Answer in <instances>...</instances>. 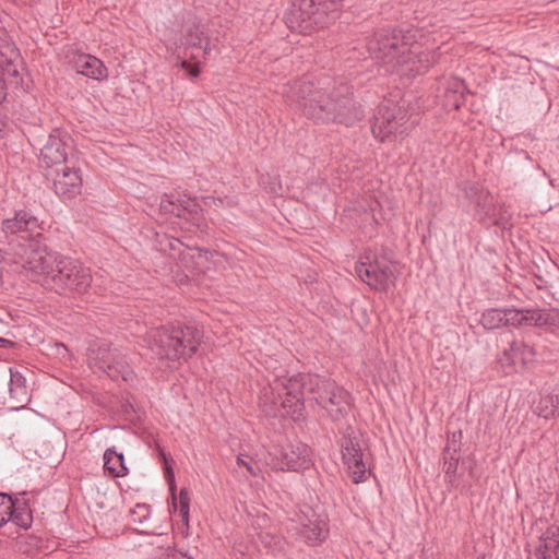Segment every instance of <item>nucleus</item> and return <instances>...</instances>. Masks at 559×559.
<instances>
[{
	"mask_svg": "<svg viewBox=\"0 0 559 559\" xmlns=\"http://www.w3.org/2000/svg\"><path fill=\"white\" fill-rule=\"evenodd\" d=\"M278 93L308 118L349 123L359 116L349 86L330 75L304 76L288 82Z\"/></svg>",
	"mask_w": 559,
	"mask_h": 559,
	"instance_id": "1",
	"label": "nucleus"
},
{
	"mask_svg": "<svg viewBox=\"0 0 559 559\" xmlns=\"http://www.w3.org/2000/svg\"><path fill=\"white\" fill-rule=\"evenodd\" d=\"M369 56L401 75L425 73L436 61V39L420 29L379 32L368 38Z\"/></svg>",
	"mask_w": 559,
	"mask_h": 559,
	"instance_id": "2",
	"label": "nucleus"
},
{
	"mask_svg": "<svg viewBox=\"0 0 559 559\" xmlns=\"http://www.w3.org/2000/svg\"><path fill=\"white\" fill-rule=\"evenodd\" d=\"M329 383L335 381L318 374H297L283 379L276 376L270 388L263 389L259 402L266 415L295 417L300 414L306 396L314 400L318 405L325 402L329 395L325 386Z\"/></svg>",
	"mask_w": 559,
	"mask_h": 559,
	"instance_id": "3",
	"label": "nucleus"
},
{
	"mask_svg": "<svg viewBox=\"0 0 559 559\" xmlns=\"http://www.w3.org/2000/svg\"><path fill=\"white\" fill-rule=\"evenodd\" d=\"M144 342L157 359L179 364L197 352L201 334L192 325L162 326L147 332Z\"/></svg>",
	"mask_w": 559,
	"mask_h": 559,
	"instance_id": "4",
	"label": "nucleus"
},
{
	"mask_svg": "<svg viewBox=\"0 0 559 559\" xmlns=\"http://www.w3.org/2000/svg\"><path fill=\"white\" fill-rule=\"evenodd\" d=\"M343 0H297L286 15L289 28L311 34L329 26L336 17Z\"/></svg>",
	"mask_w": 559,
	"mask_h": 559,
	"instance_id": "5",
	"label": "nucleus"
},
{
	"mask_svg": "<svg viewBox=\"0 0 559 559\" xmlns=\"http://www.w3.org/2000/svg\"><path fill=\"white\" fill-rule=\"evenodd\" d=\"M17 254L19 261H16V263L21 265L25 275L35 282L48 286L62 259V255L59 253L48 251L47 248L40 243L39 239L28 245H22L21 252Z\"/></svg>",
	"mask_w": 559,
	"mask_h": 559,
	"instance_id": "6",
	"label": "nucleus"
},
{
	"mask_svg": "<svg viewBox=\"0 0 559 559\" xmlns=\"http://www.w3.org/2000/svg\"><path fill=\"white\" fill-rule=\"evenodd\" d=\"M356 275L372 289L386 292L396 281L394 263L382 253L366 250L356 262Z\"/></svg>",
	"mask_w": 559,
	"mask_h": 559,
	"instance_id": "7",
	"label": "nucleus"
},
{
	"mask_svg": "<svg viewBox=\"0 0 559 559\" xmlns=\"http://www.w3.org/2000/svg\"><path fill=\"white\" fill-rule=\"evenodd\" d=\"M92 280L91 270L82 262L62 257L49 286L60 294L76 297L90 290Z\"/></svg>",
	"mask_w": 559,
	"mask_h": 559,
	"instance_id": "8",
	"label": "nucleus"
},
{
	"mask_svg": "<svg viewBox=\"0 0 559 559\" xmlns=\"http://www.w3.org/2000/svg\"><path fill=\"white\" fill-rule=\"evenodd\" d=\"M467 199L474 204L475 216L487 225L507 227L510 225L512 213L504 202H498L491 193L477 186H471L465 192Z\"/></svg>",
	"mask_w": 559,
	"mask_h": 559,
	"instance_id": "9",
	"label": "nucleus"
},
{
	"mask_svg": "<svg viewBox=\"0 0 559 559\" xmlns=\"http://www.w3.org/2000/svg\"><path fill=\"white\" fill-rule=\"evenodd\" d=\"M287 531L300 542L317 546L323 543L329 535L328 519L311 508L300 510L290 519Z\"/></svg>",
	"mask_w": 559,
	"mask_h": 559,
	"instance_id": "10",
	"label": "nucleus"
},
{
	"mask_svg": "<svg viewBox=\"0 0 559 559\" xmlns=\"http://www.w3.org/2000/svg\"><path fill=\"white\" fill-rule=\"evenodd\" d=\"M87 360L91 368L105 372L112 380L128 381L132 378L126 357L108 343L93 344Z\"/></svg>",
	"mask_w": 559,
	"mask_h": 559,
	"instance_id": "11",
	"label": "nucleus"
},
{
	"mask_svg": "<svg viewBox=\"0 0 559 559\" xmlns=\"http://www.w3.org/2000/svg\"><path fill=\"white\" fill-rule=\"evenodd\" d=\"M408 114L399 105H381L371 126L373 135L380 141L396 139L405 134L412 127Z\"/></svg>",
	"mask_w": 559,
	"mask_h": 559,
	"instance_id": "12",
	"label": "nucleus"
},
{
	"mask_svg": "<svg viewBox=\"0 0 559 559\" xmlns=\"http://www.w3.org/2000/svg\"><path fill=\"white\" fill-rule=\"evenodd\" d=\"M310 453V448L305 443H287L270 454L267 464L278 471L299 472L311 465Z\"/></svg>",
	"mask_w": 559,
	"mask_h": 559,
	"instance_id": "13",
	"label": "nucleus"
},
{
	"mask_svg": "<svg viewBox=\"0 0 559 559\" xmlns=\"http://www.w3.org/2000/svg\"><path fill=\"white\" fill-rule=\"evenodd\" d=\"M21 57L17 50L10 44L0 45V104L5 99L7 86L17 87L22 83L20 73ZM5 123L0 119V133ZM2 134H0V139Z\"/></svg>",
	"mask_w": 559,
	"mask_h": 559,
	"instance_id": "14",
	"label": "nucleus"
},
{
	"mask_svg": "<svg viewBox=\"0 0 559 559\" xmlns=\"http://www.w3.org/2000/svg\"><path fill=\"white\" fill-rule=\"evenodd\" d=\"M47 179L51 182L55 193L63 199H72L82 191L83 179L79 167L69 164L48 170Z\"/></svg>",
	"mask_w": 559,
	"mask_h": 559,
	"instance_id": "15",
	"label": "nucleus"
},
{
	"mask_svg": "<svg viewBox=\"0 0 559 559\" xmlns=\"http://www.w3.org/2000/svg\"><path fill=\"white\" fill-rule=\"evenodd\" d=\"M1 226L7 236L15 235L28 243L38 240L44 229L37 217L23 210L17 211L13 217L3 219Z\"/></svg>",
	"mask_w": 559,
	"mask_h": 559,
	"instance_id": "16",
	"label": "nucleus"
},
{
	"mask_svg": "<svg viewBox=\"0 0 559 559\" xmlns=\"http://www.w3.org/2000/svg\"><path fill=\"white\" fill-rule=\"evenodd\" d=\"M342 459L355 484L365 481L370 475L368 460L355 438L347 437L342 442Z\"/></svg>",
	"mask_w": 559,
	"mask_h": 559,
	"instance_id": "17",
	"label": "nucleus"
},
{
	"mask_svg": "<svg viewBox=\"0 0 559 559\" xmlns=\"http://www.w3.org/2000/svg\"><path fill=\"white\" fill-rule=\"evenodd\" d=\"M10 521L26 530L33 522L32 510L24 497L13 500L9 495L0 493V527Z\"/></svg>",
	"mask_w": 559,
	"mask_h": 559,
	"instance_id": "18",
	"label": "nucleus"
},
{
	"mask_svg": "<svg viewBox=\"0 0 559 559\" xmlns=\"http://www.w3.org/2000/svg\"><path fill=\"white\" fill-rule=\"evenodd\" d=\"M67 135L59 131L49 134L40 150L39 163L47 171L68 164Z\"/></svg>",
	"mask_w": 559,
	"mask_h": 559,
	"instance_id": "19",
	"label": "nucleus"
},
{
	"mask_svg": "<svg viewBox=\"0 0 559 559\" xmlns=\"http://www.w3.org/2000/svg\"><path fill=\"white\" fill-rule=\"evenodd\" d=\"M160 210L190 221L198 228L203 226L202 209L194 199L183 198L175 201L171 195L165 194L160 200Z\"/></svg>",
	"mask_w": 559,
	"mask_h": 559,
	"instance_id": "20",
	"label": "nucleus"
},
{
	"mask_svg": "<svg viewBox=\"0 0 559 559\" xmlns=\"http://www.w3.org/2000/svg\"><path fill=\"white\" fill-rule=\"evenodd\" d=\"M325 393L329 395L320 406L329 413L333 420L345 417L352 407L350 394L336 383H329L325 386Z\"/></svg>",
	"mask_w": 559,
	"mask_h": 559,
	"instance_id": "21",
	"label": "nucleus"
},
{
	"mask_svg": "<svg viewBox=\"0 0 559 559\" xmlns=\"http://www.w3.org/2000/svg\"><path fill=\"white\" fill-rule=\"evenodd\" d=\"M70 63L78 74L92 80L103 81L108 78V70L104 62L95 56L88 53H76L70 60Z\"/></svg>",
	"mask_w": 559,
	"mask_h": 559,
	"instance_id": "22",
	"label": "nucleus"
},
{
	"mask_svg": "<svg viewBox=\"0 0 559 559\" xmlns=\"http://www.w3.org/2000/svg\"><path fill=\"white\" fill-rule=\"evenodd\" d=\"M536 358L535 349L521 340L513 341L502 355V362L518 370L533 364Z\"/></svg>",
	"mask_w": 559,
	"mask_h": 559,
	"instance_id": "23",
	"label": "nucleus"
},
{
	"mask_svg": "<svg viewBox=\"0 0 559 559\" xmlns=\"http://www.w3.org/2000/svg\"><path fill=\"white\" fill-rule=\"evenodd\" d=\"M140 551L144 559H178V552L171 548L170 542L164 535H156L140 545Z\"/></svg>",
	"mask_w": 559,
	"mask_h": 559,
	"instance_id": "24",
	"label": "nucleus"
},
{
	"mask_svg": "<svg viewBox=\"0 0 559 559\" xmlns=\"http://www.w3.org/2000/svg\"><path fill=\"white\" fill-rule=\"evenodd\" d=\"M9 401L11 407L20 409L31 401L25 377L17 370L10 368Z\"/></svg>",
	"mask_w": 559,
	"mask_h": 559,
	"instance_id": "25",
	"label": "nucleus"
},
{
	"mask_svg": "<svg viewBox=\"0 0 559 559\" xmlns=\"http://www.w3.org/2000/svg\"><path fill=\"white\" fill-rule=\"evenodd\" d=\"M534 412L539 417L549 419L559 416V388H547L534 405Z\"/></svg>",
	"mask_w": 559,
	"mask_h": 559,
	"instance_id": "26",
	"label": "nucleus"
},
{
	"mask_svg": "<svg viewBox=\"0 0 559 559\" xmlns=\"http://www.w3.org/2000/svg\"><path fill=\"white\" fill-rule=\"evenodd\" d=\"M536 555L538 559H559V525H550L542 535Z\"/></svg>",
	"mask_w": 559,
	"mask_h": 559,
	"instance_id": "27",
	"label": "nucleus"
},
{
	"mask_svg": "<svg viewBox=\"0 0 559 559\" xmlns=\"http://www.w3.org/2000/svg\"><path fill=\"white\" fill-rule=\"evenodd\" d=\"M179 46H183L185 49H189V48L202 49L200 55H194L193 52H191L190 53L191 59H198V58L206 59L212 52V48L210 46L209 40H206V43L203 45V39L201 37V33L199 32L198 26H195L194 24L186 29L183 39L180 40Z\"/></svg>",
	"mask_w": 559,
	"mask_h": 559,
	"instance_id": "28",
	"label": "nucleus"
},
{
	"mask_svg": "<svg viewBox=\"0 0 559 559\" xmlns=\"http://www.w3.org/2000/svg\"><path fill=\"white\" fill-rule=\"evenodd\" d=\"M534 309H504V325L509 326H535L533 321Z\"/></svg>",
	"mask_w": 559,
	"mask_h": 559,
	"instance_id": "29",
	"label": "nucleus"
},
{
	"mask_svg": "<svg viewBox=\"0 0 559 559\" xmlns=\"http://www.w3.org/2000/svg\"><path fill=\"white\" fill-rule=\"evenodd\" d=\"M104 468L112 477L124 476L128 468L124 465V457L122 453L114 449H107L104 453Z\"/></svg>",
	"mask_w": 559,
	"mask_h": 559,
	"instance_id": "30",
	"label": "nucleus"
},
{
	"mask_svg": "<svg viewBox=\"0 0 559 559\" xmlns=\"http://www.w3.org/2000/svg\"><path fill=\"white\" fill-rule=\"evenodd\" d=\"M535 326H552L559 329L558 309H534Z\"/></svg>",
	"mask_w": 559,
	"mask_h": 559,
	"instance_id": "31",
	"label": "nucleus"
},
{
	"mask_svg": "<svg viewBox=\"0 0 559 559\" xmlns=\"http://www.w3.org/2000/svg\"><path fill=\"white\" fill-rule=\"evenodd\" d=\"M480 323L486 330L504 326V309H487L481 314Z\"/></svg>",
	"mask_w": 559,
	"mask_h": 559,
	"instance_id": "32",
	"label": "nucleus"
},
{
	"mask_svg": "<svg viewBox=\"0 0 559 559\" xmlns=\"http://www.w3.org/2000/svg\"><path fill=\"white\" fill-rule=\"evenodd\" d=\"M233 552L236 559H254L257 546L251 540H235L233 544Z\"/></svg>",
	"mask_w": 559,
	"mask_h": 559,
	"instance_id": "33",
	"label": "nucleus"
},
{
	"mask_svg": "<svg viewBox=\"0 0 559 559\" xmlns=\"http://www.w3.org/2000/svg\"><path fill=\"white\" fill-rule=\"evenodd\" d=\"M259 540L266 548L267 551L276 555L283 549V539L270 532H260L258 534Z\"/></svg>",
	"mask_w": 559,
	"mask_h": 559,
	"instance_id": "34",
	"label": "nucleus"
},
{
	"mask_svg": "<svg viewBox=\"0 0 559 559\" xmlns=\"http://www.w3.org/2000/svg\"><path fill=\"white\" fill-rule=\"evenodd\" d=\"M189 510H190V498L186 489H181L179 492L178 506L175 504V511L178 512L181 522L189 526Z\"/></svg>",
	"mask_w": 559,
	"mask_h": 559,
	"instance_id": "35",
	"label": "nucleus"
},
{
	"mask_svg": "<svg viewBox=\"0 0 559 559\" xmlns=\"http://www.w3.org/2000/svg\"><path fill=\"white\" fill-rule=\"evenodd\" d=\"M131 522L135 524H143L151 516L150 506L145 503H138L130 510Z\"/></svg>",
	"mask_w": 559,
	"mask_h": 559,
	"instance_id": "36",
	"label": "nucleus"
},
{
	"mask_svg": "<svg viewBox=\"0 0 559 559\" xmlns=\"http://www.w3.org/2000/svg\"><path fill=\"white\" fill-rule=\"evenodd\" d=\"M237 465L239 467H243L251 476L259 475L258 465L251 460H248L247 456L243 454H239L237 456Z\"/></svg>",
	"mask_w": 559,
	"mask_h": 559,
	"instance_id": "37",
	"label": "nucleus"
},
{
	"mask_svg": "<svg viewBox=\"0 0 559 559\" xmlns=\"http://www.w3.org/2000/svg\"><path fill=\"white\" fill-rule=\"evenodd\" d=\"M180 67L188 71L189 75L192 78H197L200 74V69L198 64L192 66L187 60L181 61Z\"/></svg>",
	"mask_w": 559,
	"mask_h": 559,
	"instance_id": "38",
	"label": "nucleus"
},
{
	"mask_svg": "<svg viewBox=\"0 0 559 559\" xmlns=\"http://www.w3.org/2000/svg\"><path fill=\"white\" fill-rule=\"evenodd\" d=\"M55 347H56V354L60 358H66L69 356V350L62 343H56Z\"/></svg>",
	"mask_w": 559,
	"mask_h": 559,
	"instance_id": "39",
	"label": "nucleus"
},
{
	"mask_svg": "<svg viewBox=\"0 0 559 559\" xmlns=\"http://www.w3.org/2000/svg\"><path fill=\"white\" fill-rule=\"evenodd\" d=\"M166 478L169 483V488L171 491H174L175 489V475H174V472H173V468L170 466H166Z\"/></svg>",
	"mask_w": 559,
	"mask_h": 559,
	"instance_id": "40",
	"label": "nucleus"
},
{
	"mask_svg": "<svg viewBox=\"0 0 559 559\" xmlns=\"http://www.w3.org/2000/svg\"><path fill=\"white\" fill-rule=\"evenodd\" d=\"M10 344V341L3 338V337H0V347H4L5 345Z\"/></svg>",
	"mask_w": 559,
	"mask_h": 559,
	"instance_id": "41",
	"label": "nucleus"
},
{
	"mask_svg": "<svg viewBox=\"0 0 559 559\" xmlns=\"http://www.w3.org/2000/svg\"><path fill=\"white\" fill-rule=\"evenodd\" d=\"M453 107L457 109V108L460 107V103H459L457 100H455V102L453 103Z\"/></svg>",
	"mask_w": 559,
	"mask_h": 559,
	"instance_id": "42",
	"label": "nucleus"
},
{
	"mask_svg": "<svg viewBox=\"0 0 559 559\" xmlns=\"http://www.w3.org/2000/svg\"><path fill=\"white\" fill-rule=\"evenodd\" d=\"M180 555H181V556H183V557H186L187 559H193L192 557L187 556L186 554L180 552Z\"/></svg>",
	"mask_w": 559,
	"mask_h": 559,
	"instance_id": "43",
	"label": "nucleus"
},
{
	"mask_svg": "<svg viewBox=\"0 0 559 559\" xmlns=\"http://www.w3.org/2000/svg\"><path fill=\"white\" fill-rule=\"evenodd\" d=\"M448 477L450 478V481H453V476L448 475Z\"/></svg>",
	"mask_w": 559,
	"mask_h": 559,
	"instance_id": "44",
	"label": "nucleus"
}]
</instances>
